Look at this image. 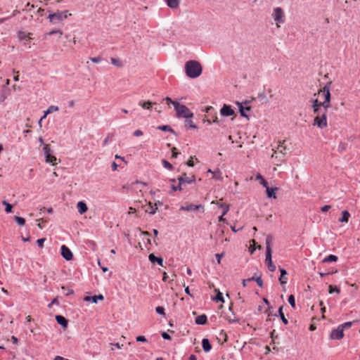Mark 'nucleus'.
Here are the masks:
<instances>
[{
  "label": "nucleus",
  "instance_id": "f257e3e1",
  "mask_svg": "<svg viewBox=\"0 0 360 360\" xmlns=\"http://www.w3.org/2000/svg\"><path fill=\"white\" fill-rule=\"evenodd\" d=\"M331 84V82H329L328 84L324 86L321 89H320L318 92V98L313 99L312 102V108H321L323 107V110L330 108V87L329 86Z\"/></svg>",
  "mask_w": 360,
  "mask_h": 360
},
{
  "label": "nucleus",
  "instance_id": "f03ea898",
  "mask_svg": "<svg viewBox=\"0 0 360 360\" xmlns=\"http://www.w3.org/2000/svg\"><path fill=\"white\" fill-rule=\"evenodd\" d=\"M185 70L188 77L196 78L202 73V66L198 61L189 60L185 65Z\"/></svg>",
  "mask_w": 360,
  "mask_h": 360
},
{
  "label": "nucleus",
  "instance_id": "7ed1b4c3",
  "mask_svg": "<svg viewBox=\"0 0 360 360\" xmlns=\"http://www.w3.org/2000/svg\"><path fill=\"white\" fill-rule=\"evenodd\" d=\"M72 14L68 11H57L55 13H50L48 16L49 22L52 24L63 23V22Z\"/></svg>",
  "mask_w": 360,
  "mask_h": 360
},
{
  "label": "nucleus",
  "instance_id": "20e7f679",
  "mask_svg": "<svg viewBox=\"0 0 360 360\" xmlns=\"http://www.w3.org/2000/svg\"><path fill=\"white\" fill-rule=\"evenodd\" d=\"M174 108L176 110L177 117L191 118L193 117V112L186 105L179 103H174Z\"/></svg>",
  "mask_w": 360,
  "mask_h": 360
},
{
  "label": "nucleus",
  "instance_id": "39448f33",
  "mask_svg": "<svg viewBox=\"0 0 360 360\" xmlns=\"http://www.w3.org/2000/svg\"><path fill=\"white\" fill-rule=\"evenodd\" d=\"M271 18L274 19L276 23V26L279 28L281 24L285 22V15L283 9L281 7H276L273 9L271 13Z\"/></svg>",
  "mask_w": 360,
  "mask_h": 360
},
{
  "label": "nucleus",
  "instance_id": "423d86ee",
  "mask_svg": "<svg viewBox=\"0 0 360 360\" xmlns=\"http://www.w3.org/2000/svg\"><path fill=\"white\" fill-rule=\"evenodd\" d=\"M328 110H324L321 116H315L314 120V125H316L320 129H323L328 126L327 114Z\"/></svg>",
  "mask_w": 360,
  "mask_h": 360
},
{
  "label": "nucleus",
  "instance_id": "0eeeda50",
  "mask_svg": "<svg viewBox=\"0 0 360 360\" xmlns=\"http://www.w3.org/2000/svg\"><path fill=\"white\" fill-rule=\"evenodd\" d=\"M344 338V330L338 326L337 328L333 329L330 334V338L331 340H341Z\"/></svg>",
  "mask_w": 360,
  "mask_h": 360
},
{
  "label": "nucleus",
  "instance_id": "6e6552de",
  "mask_svg": "<svg viewBox=\"0 0 360 360\" xmlns=\"http://www.w3.org/2000/svg\"><path fill=\"white\" fill-rule=\"evenodd\" d=\"M61 255L68 261L72 259L73 257L71 250L65 245L61 246Z\"/></svg>",
  "mask_w": 360,
  "mask_h": 360
},
{
  "label": "nucleus",
  "instance_id": "1a4fd4ad",
  "mask_svg": "<svg viewBox=\"0 0 360 360\" xmlns=\"http://www.w3.org/2000/svg\"><path fill=\"white\" fill-rule=\"evenodd\" d=\"M220 113L223 116H231L235 114L234 110L231 108L230 105L224 104L221 109L220 110Z\"/></svg>",
  "mask_w": 360,
  "mask_h": 360
},
{
  "label": "nucleus",
  "instance_id": "9d476101",
  "mask_svg": "<svg viewBox=\"0 0 360 360\" xmlns=\"http://www.w3.org/2000/svg\"><path fill=\"white\" fill-rule=\"evenodd\" d=\"M179 182L180 184H182L184 183H188L191 184L195 181V177L194 175H191L190 176H188L186 174H184L182 176H181L179 179Z\"/></svg>",
  "mask_w": 360,
  "mask_h": 360
},
{
  "label": "nucleus",
  "instance_id": "9b49d317",
  "mask_svg": "<svg viewBox=\"0 0 360 360\" xmlns=\"http://www.w3.org/2000/svg\"><path fill=\"white\" fill-rule=\"evenodd\" d=\"M265 263L266 264L270 271L273 272L276 270V266L274 264L271 259V253L266 252Z\"/></svg>",
  "mask_w": 360,
  "mask_h": 360
},
{
  "label": "nucleus",
  "instance_id": "f8f14e48",
  "mask_svg": "<svg viewBox=\"0 0 360 360\" xmlns=\"http://www.w3.org/2000/svg\"><path fill=\"white\" fill-rule=\"evenodd\" d=\"M222 201V199L218 200H213L211 202L212 204L217 205L222 210V215H225L229 210V205L225 203L220 202Z\"/></svg>",
  "mask_w": 360,
  "mask_h": 360
},
{
  "label": "nucleus",
  "instance_id": "ddd939ff",
  "mask_svg": "<svg viewBox=\"0 0 360 360\" xmlns=\"http://www.w3.org/2000/svg\"><path fill=\"white\" fill-rule=\"evenodd\" d=\"M200 208L203 209V206L202 205L190 204V205H187L186 206H181L180 207V210H183V211H195V210H199Z\"/></svg>",
  "mask_w": 360,
  "mask_h": 360
},
{
  "label": "nucleus",
  "instance_id": "4468645a",
  "mask_svg": "<svg viewBox=\"0 0 360 360\" xmlns=\"http://www.w3.org/2000/svg\"><path fill=\"white\" fill-rule=\"evenodd\" d=\"M104 297L102 295H94V296H86L84 298V300L86 302H91L93 303H97L98 300H103Z\"/></svg>",
  "mask_w": 360,
  "mask_h": 360
},
{
  "label": "nucleus",
  "instance_id": "2eb2a0df",
  "mask_svg": "<svg viewBox=\"0 0 360 360\" xmlns=\"http://www.w3.org/2000/svg\"><path fill=\"white\" fill-rule=\"evenodd\" d=\"M56 320L63 328H67L68 321L65 317L60 315H56Z\"/></svg>",
  "mask_w": 360,
  "mask_h": 360
},
{
  "label": "nucleus",
  "instance_id": "dca6fc26",
  "mask_svg": "<svg viewBox=\"0 0 360 360\" xmlns=\"http://www.w3.org/2000/svg\"><path fill=\"white\" fill-rule=\"evenodd\" d=\"M77 207L78 209V212L80 214L85 213L88 210V207H87L86 204L83 201L78 202L77 204Z\"/></svg>",
  "mask_w": 360,
  "mask_h": 360
},
{
  "label": "nucleus",
  "instance_id": "f3484780",
  "mask_svg": "<svg viewBox=\"0 0 360 360\" xmlns=\"http://www.w3.org/2000/svg\"><path fill=\"white\" fill-rule=\"evenodd\" d=\"M148 259L152 263L157 262L159 265L163 266L162 258L158 257L154 254H150L148 256Z\"/></svg>",
  "mask_w": 360,
  "mask_h": 360
},
{
  "label": "nucleus",
  "instance_id": "a211bd4d",
  "mask_svg": "<svg viewBox=\"0 0 360 360\" xmlns=\"http://www.w3.org/2000/svg\"><path fill=\"white\" fill-rule=\"evenodd\" d=\"M281 276L279 278V281L281 285H284L287 283L288 278L286 277L287 271L283 269H280Z\"/></svg>",
  "mask_w": 360,
  "mask_h": 360
},
{
  "label": "nucleus",
  "instance_id": "6ab92c4d",
  "mask_svg": "<svg viewBox=\"0 0 360 360\" xmlns=\"http://www.w3.org/2000/svg\"><path fill=\"white\" fill-rule=\"evenodd\" d=\"M46 162L47 163H51L52 165H56L58 164L57 162V158L53 155L52 154H48L45 157Z\"/></svg>",
  "mask_w": 360,
  "mask_h": 360
},
{
  "label": "nucleus",
  "instance_id": "aec40b11",
  "mask_svg": "<svg viewBox=\"0 0 360 360\" xmlns=\"http://www.w3.org/2000/svg\"><path fill=\"white\" fill-rule=\"evenodd\" d=\"M202 348L205 352H210V349H212V346L210 343V341L207 338L202 339Z\"/></svg>",
  "mask_w": 360,
  "mask_h": 360
},
{
  "label": "nucleus",
  "instance_id": "412c9836",
  "mask_svg": "<svg viewBox=\"0 0 360 360\" xmlns=\"http://www.w3.org/2000/svg\"><path fill=\"white\" fill-rule=\"evenodd\" d=\"M272 240H273V238H272L271 236H270V235L267 236V237L266 238V252L272 253V250H271Z\"/></svg>",
  "mask_w": 360,
  "mask_h": 360
},
{
  "label": "nucleus",
  "instance_id": "4be33fe9",
  "mask_svg": "<svg viewBox=\"0 0 360 360\" xmlns=\"http://www.w3.org/2000/svg\"><path fill=\"white\" fill-rule=\"evenodd\" d=\"M207 316L205 314L198 316L195 319V323L198 325H204L207 323Z\"/></svg>",
  "mask_w": 360,
  "mask_h": 360
},
{
  "label": "nucleus",
  "instance_id": "5701e85b",
  "mask_svg": "<svg viewBox=\"0 0 360 360\" xmlns=\"http://www.w3.org/2000/svg\"><path fill=\"white\" fill-rule=\"evenodd\" d=\"M265 188H266V195L269 198H276L275 191L278 189L277 188H269L268 186Z\"/></svg>",
  "mask_w": 360,
  "mask_h": 360
},
{
  "label": "nucleus",
  "instance_id": "b1692460",
  "mask_svg": "<svg viewBox=\"0 0 360 360\" xmlns=\"http://www.w3.org/2000/svg\"><path fill=\"white\" fill-rule=\"evenodd\" d=\"M167 4L171 8H176L179 6V0H167Z\"/></svg>",
  "mask_w": 360,
  "mask_h": 360
},
{
  "label": "nucleus",
  "instance_id": "393cba45",
  "mask_svg": "<svg viewBox=\"0 0 360 360\" xmlns=\"http://www.w3.org/2000/svg\"><path fill=\"white\" fill-rule=\"evenodd\" d=\"M238 105L239 106L240 113L241 116L248 117V115L245 113V111H249L250 110V107L248 106L246 108H244L242 105V103H238Z\"/></svg>",
  "mask_w": 360,
  "mask_h": 360
},
{
  "label": "nucleus",
  "instance_id": "a878e982",
  "mask_svg": "<svg viewBox=\"0 0 360 360\" xmlns=\"http://www.w3.org/2000/svg\"><path fill=\"white\" fill-rule=\"evenodd\" d=\"M342 217L339 219V221L340 222H345V223H347L348 221H349V218L350 217V214L349 213L348 211L347 210H345L342 212Z\"/></svg>",
  "mask_w": 360,
  "mask_h": 360
},
{
  "label": "nucleus",
  "instance_id": "bb28decb",
  "mask_svg": "<svg viewBox=\"0 0 360 360\" xmlns=\"http://www.w3.org/2000/svg\"><path fill=\"white\" fill-rule=\"evenodd\" d=\"M158 210L157 204L152 205L150 202L148 205V207L146 210V212L149 213L150 214H155Z\"/></svg>",
  "mask_w": 360,
  "mask_h": 360
},
{
  "label": "nucleus",
  "instance_id": "cd10ccee",
  "mask_svg": "<svg viewBox=\"0 0 360 360\" xmlns=\"http://www.w3.org/2000/svg\"><path fill=\"white\" fill-rule=\"evenodd\" d=\"M285 141L283 142L280 141L279 145L277 147V151H278L280 153H282L283 155L286 154L287 148L285 146H283Z\"/></svg>",
  "mask_w": 360,
  "mask_h": 360
},
{
  "label": "nucleus",
  "instance_id": "c85d7f7f",
  "mask_svg": "<svg viewBox=\"0 0 360 360\" xmlns=\"http://www.w3.org/2000/svg\"><path fill=\"white\" fill-rule=\"evenodd\" d=\"M139 104L143 109L149 110L152 108V106L154 103L148 101H145V102H139Z\"/></svg>",
  "mask_w": 360,
  "mask_h": 360
},
{
  "label": "nucleus",
  "instance_id": "c756f323",
  "mask_svg": "<svg viewBox=\"0 0 360 360\" xmlns=\"http://www.w3.org/2000/svg\"><path fill=\"white\" fill-rule=\"evenodd\" d=\"M212 178L216 180L221 181L223 179L222 172L219 169L214 171Z\"/></svg>",
  "mask_w": 360,
  "mask_h": 360
},
{
  "label": "nucleus",
  "instance_id": "7c9ffc66",
  "mask_svg": "<svg viewBox=\"0 0 360 360\" xmlns=\"http://www.w3.org/2000/svg\"><path fill=\"white\" fill-rule=\"evenodd\" d=\"M337 260H338L337 256L333 255H330L323 259V262H336Z\"/></svg>",
  "mask_w": 360,
  "mask_h": 360
},
{
  "label": "nucleus",
  "instance_id": "2f4dec72",
  "mask_svg": "<svg viewBox=\"0 0 360 360\" xmlns=\"http://www.w3.org/2000/svg\"><path fill=\"white\" fill-rule=\"evenodd\" d=\"M157 129L161 131H169L172 134L175 133L174 131L169 125H161L158 127Z\"/></svg>",
  "mask_w": 360,
  "mask_h": 360
},
{
  "label": "nucleus",
  "instance_id": "473e14b6",
  "mask_svg": "<svg viewBox=\"0 0 360 360\" xmlns=\"http://www.w3.org/2000/svg\"><path fill=\"white\" fill-rule=\"evenodd\" d=\"M256 179L257 180H259L260 181V184L264 186V187H267V185H268V183L267 181L263 178V176L260 174H257L256 175Z\"/></svg>",
  "mask_w": 360,
  "mask_h": 360
},
{
  "label": "nucleus",
  "instance_id": "72a5a7b5",
  "mask_svg": "<svg viewBox=\"0 0 360 360\" xmlns=\"http://www.w3.org/2000/svg\"><path fill=\"white\" fill-rule=\"evenodd\" d=\"M328 292L330 294H332L333 292H337L338 294H339L340 292V289L338 286H333L332 285H329Z\"/></svg>",
  "mask_w": 360,
  "mask_h": 360
},
{
  "label": "nucleus",
  "instance_id": "f704fd0d",
  "mask_svg": "<svg viewBox=\"0 0 360 360\" xmlns=\"http://www.w3.org/2000/svg\"><path fill=\"white\" fill-rule=\"evenodd\" d=\"M184 124H185V127H190V128H192V129H196L197 127L196 125L193 123V122L191 120H188V118H187L185 122H184Z\"/></svg>",
  "mask_w": 360,
  "mask_h": 360
},
{
  "label": "nucleus",
  "instance_id": "c9c22d12",
  "mask_svg": "<svg viewBox=\"0 0 360 360\" xmlns=\"http://www.w3.org/2000/svg\"><path fill=\"white\" fill-rule=\"evenodd\" d=\"M278 313H279V315H280V316H281V320H282L283 323L284 324H288V321L287 319H286V318L285 317V316H284V314H283V307H281L278 309Z\"/></svg>",
  "mask_w": 360,
  "mask_h": 360
},
{
  "label": "nucleus",
  "instance_id": "e433bc0d",
  "mask_svg": "<svg viewBox=\"0 0 360 360\" xmlns=\"http://www.w3.org/2000/svg\"><path fill=\"white\" fill-rule=\"evenodd\" d=\"M59 110V108L55 105H50L46 110V114H50Z\"/></svg>",
  "mask_w": 360,
  "mask_h": 360
},
{
  "label": "nucleus",
  "instance_id": "4c0bfd02",
  "mask_svg": "<svg viewBox=\"0 0 360 360\" xmlns=\"http://www.w3.org/2000/svg\"><path fill=\"white\" fill-rule=\"evenodd\" d=\"M214 300L215 301H217V302L219 301V302H224V300L222 293L219 290H217V295H216V297H214Z\"/></svg>",
  "mask_w": 360,
  "mask_h": 360
},
{
  "label": "nucleus",
  "instance_id": "58836bf2",
  "mask_svg": "<svg viewBox=\"0 0 360 360\" xmlns=\"http://www.w3.org/2000/svg\"><path fill=\"white\" fill-rule=\"evenodd\" d=\"M15 221L18 223L20 226H24L25 224V220L24 218L20 217H15Z\"/></svg>",
  "mask_w": 360,
  "mask_h": 360
},
{
  "label": "nucleus",
  "instance_id": "ea45409f",
  "mask_svg": "<svg viewBox=\"0 0 360 360\" xmlns=\"http://www.w3.org/2000/svg\"><path fill=\"white\" fill-rule=\"evenodd\" d=\"M2 203H3V205H6L5 211L7 213H10V212H12L13 207H12V205L11 204L7 202L6 200H4Z\"/></svg>",
  "mask_w": 360,
  "mask_h": 360
},
{
  "label": "nucleus",
  "instance_id": "a19ab883",
  "mask_svg": "<svg viewBox=\"0 0 360 360\" xmlns=\"http://www.w3.org/2000/svg\"><path fill=\"white\" fill-rule=\"evenodd\" d=\"M162 162L163 167H165L166 169H167L169 170L173 169L172 165L166 160H162Z\"/></svg>",
  "mask_w": 360,
  "mask_h": 360
},
{
  "label": "nucleus",
  "instance_id": "79ce46f5",
  "mask_svg": "<svg viewBox=\"0 0 360 360\" xmlns=\"http://www.w3.org/2000/svg\"><path fill=\"white\" fill-rule=\"evenodd\" d=\"M353 324V322L352 321H348V322H345L342 324H340L339 325L340 327H342V328L343 329V330L345 329H348Z\"/></svg>",
  "mask_w": 360,
  "mask_h": 360
},
{
  "label": "nucleus",
  "instance_id": "37998d69",
  "mask_svg": "<svg viewBox=\"0 0 360 360\" xmlns=\"http://www.w3.org/2000/svg\"><path fill=\"white\" fill-rule=\"evenodd\" d=\"M288 302L291 305L292 308H295V297L292 295H290L288 297Z\"/></svg>",
  "mask_w": 360,
  "mask_h": 360
},
{
  "label": "nucleus",
  "instance_id": "c03bdc74",
  "mask_svg": "<svg viewBox=\"0 0 360 360\" xmlns=\"http://www.w3.org/2000/svg\"><path fill=\"white\" fill-rule=\"evenodd\" d=\"M43 150H44V153L45 157L48 154H51V148H50V147H49V146L48 144H45L44 146Z\"/></svg>",
  "mask_w": 360,
  "mask_h": 360
},
{
  "label": "nucleus",
  "instance_id": "a18cd8bd",
  "mask_svg": "<svg viewBox=\"0 0 360 360\" xmlns=\"http://www.w3.org/2000/svg\"><path fill=\"white\" fill-rule=\"evenodd\" d=\"M63 290V293L65 296H68L69 295H72L74 291L72 289H66L64 286L61 288Z\"/></svg>",
  "mask_w": 360,
  "mask_h": 360
},
{
  "label": "nucleus",
  "instance_id": "49530a36",
  "mask_svg": "<svg viewBox=\"0 0 360 360\" xmlns=\"http://www.w3.org/2000/svg\"><path fill=\"white\" fill-rule=\"evenodd\" d=\"M314 114L316 115V116H321V114L323 112V109H321V108H316L313 109Z\"/></svg>",
  "mask_w": 360,
  "mask_h": 360
},
{
  "label": "nucleus",
  "instance_id": "de8ad7c7",
  "mask_svg": "<svg viewBox=\"0 0 360 360\" xmlns=\"http://www.w3.org/2000/svg\"><path fill=\"white\" fill-rule=\"evenodd\" d=\"M110 61H111V63L115 66L120 67L122 65L121 62L117 59L112 58L110 59Z\"/></svg>",
  "mask_w": 360,
  "mask_h": 360
},
{
  "label": "nucleus",
  "instance_id": "09e8293b",
  "mask_svg": "<svg viewBox=\"0 0 360 360\" xmlns=\"http://www.w3.org/2000/svg\"><path fill=\"white\" fill-rule=\"evenodd\" d=\"M155 311L159 314L165 315V309L162 307H157Z\"/></svg>",
  "mask_w": 360,
  "mask_h": 360
},
{
  "label": "nucleus",
  "instance_id": "8fccbe9b",
  "mask_svg": "<svg viewBox=\"0 0 360 360\" xmlns=\"http://www.w3.org/2000/svg\"><path fill=\"white\" fill-rule=\"evenodd\" d=\"M45 240H46L45 238H39L37 240V244L38 245L39 247L43 248Z\"/></svg>",
  "mask_w": 360,
  "mask_h": 360
},
{
  "label": "nucleus",
  "instance_id": "3c124183",
  "mask_svg": "<svg viewBox=\"0 0 360 360\" xmlns=\"http://www.w3.org/2000/svg\"><path fill=\"white\" fill-rule=\"evenodd\" d=\"M55 34H58L60 36H61L63 34V32L60 30H57L50 31L49 33H47V34L50 35V36Z\"/></svg>",
  "mask_w": 360,
  "mask_h": 360
},
{
  "label": "nucleus",
  "instance_id": "603ef678",
  "mask_svg": "<svg viewBox=\"0 0 360 360\" xmlns=\"http://www.w3.org/2000/svg\"><path fill=\"white\" fill-rule=\"evenodd\" d=\"M93 63H98L101 61V57H91L89 58Z\"/></svg>",
  "mask_w": 360,
  "mask_h": 360
},
{
  "label": "nucleus",
  "instance_id": "864d4df0",
  "mask_svg": "<svg viewBox=\"0 0 360 360\" xmlns=\"http://www.w3.org/2000/svg\"><path fill=\"white\" fill-rule=\"evenodd\" d=\"M164 101H166L168 105H169L170 104H172L174 105V103H178L177 101H173L169 97H165L164 98Z\"/></svg>",
  "mask_w": 360,
  "mask_h": 360
},
{
  "label": "nucleus",
  "instance_id": "5fc2aeb1",
  "mask_svg": "<svg viewBox=\"0 0 360 360\" xmlns=\"http://www.w3.org/2000/svg\"><path fill=\"white\" fill-rule=\"evenodd\" d=\"M136 341L146 342L147 339L144 336L140 335V336L136 337Z\"/></svg>",
  "mask_w": 360,
  "mask_h": 360
},
{
  "label": "nucleus",
  "instance_id": "6e6d98bb",
  "mask_svg": "<svg viewBox=\"0 0 360 360\" xmlns=\"http://www.w3.org/2000/svg\"><path fill=\"white\" fill-rule=\"evenodd\" d=\"M133 135L134 136H141L143 135V131L141 130H140V129H137V130L134 131Z\"/></svg>",
  "mask_w": 360,
  "mask_h": 360
},
{
  "label": "nucleus",
  "instance_id": "4d7b16f0",
  "mask_svg": "<svg viewBox=\"0 0 360 360\" xmlns=\"http://www.w3.org/2000/svg\"><path fill=\"white\" fill-rule=\"evenodd\" d=\"M53 304H57V305H58V304H59V303H58V299H57V298H54V299L51 301V302L48 305V307H49V308H51V307H52V305H53Z\"/></svg>",
  "mask_w": 360,
  "mask_h": 360
},
{
  "label": "nucleus",
  "instance_id": "13d9d810",
  "mask_svg": "<svg viewBox=\"0 0 360 360\" xmlns=\"http://www.w3.org/2000/svg\"><path fill=\"white\" fill-rule=\"evenodd\" d=\"M172 157L174 158H176L178 155V153L176 151V148L175 147H174L172 149Z\"/></svg>",
  "mask_w": 360,
  "mask_h": 360
},
{
  "label": "nucleus",
  "instance_id": "bf43d9fd",
  "mask_svg": "<svg viewBox=\"0 0 360 360\" xmlns=\"http://www.w3.org/2000/svg\"><path fill=\"white\" fill-rule=\"evenodd\" d=\"M257 285L259 286V287H262V285H263V281L261 278V277H257L256 279H255Z\"/></svg>",
  "mask_w": 360,
  "mask_h": 360
},
{
  "label": "nucleus",
  "instance_id": "052dcab7",
  "mask_svg": "<svg viewBox=\"0 0 360 360\" xmlns=\"http://www.w3.org/2000/svg\"><path fill=\"white\" fill-rule=\"evenodd\" d=\"M162 337L164 339H165V340H170V339H171L170 335H169L168 333H167L166 332H163V333H162Z\"/></svg>",
  "mask_w": 360,
  "mask_h": 360
},
{
  "label": "nucleus",
  "instance_id": "680f3d73",
  "mask_svg": "<svg viewBox=\"0 0 360 360\" xmlns=\"http://www.w3.org/2000/svg\"><path fill=\"white\" fill-rule=\"evenodd\" d=\"M13 72L16 74L13 77L14 81H15V82L18 81L19 80V75H18L19 71H15V70H13Z\"/></svg>",
  "mask_w": 360,
  "mask_h": 360
},
{
  "label": "nucleus",
  "instance_id": "e2e57ef3",
  "mask_svg": "<svg viewBox=\"0 0 360 360\" xmlns=\"http://www.w3.org/2000/svg\"><path fill=\"white\" fill-rule=\"evenodd\" d=\"M172 189L173 191H181L182 189L181 188V184H179L177 186H172Z\"/></svg>",
  "mask_w": 360,
  "mask_h": 360
},
{
  "label": "nucleus",
  "instance_id": "0e129e2a",
  "mask_svg": "<svg viewBox=\"0 0 360 360\" xmlns=\"http://www.w3.org/2000/svg\"><path fill=\"white\" fill-rule=\"evenodd\" d=\"M253 281V278H248V279H244L243 280L242 284L243 287L247 286V283L249 281Z\"/></svg>",
  "mask_w": 360,
  "mask_h": 360
},
{
  "label": "nucleus",
  "instance_id": "69168bd1",
  "mask_svg": "<svg viewBox=\"0 0 360 360\" xmlns=\"http://www.w3.org/2000/svg\"><path fill=\"white\" fill-rule=\"evenodd\" d=\"M330 209V205H324L323 207H322L321 208V210L322 212H327Z\"/></svg>",
  "mask_w": 360,
  "mask_h": 360
},
{
  "label": "nucleus",
  "instance_id": "338daca9",
  "mask_svg": "<svg viewBox=\"0 0 360 360\" xmlns=\"http://www.w3.org/2000/svg\"><path fill=\"white\" fill-rule=\"evenodd\" d=\"M187 165L189 166V167H193L194 166V162H193V158H191L188 162H187Z\"/></svg>",
  "mask_w": 360,
  "mask_h": 360
},
{
  "label": "nucleus",
  "instance_id": "774afa93",
  "mask_svg": "<svg viewBox=\"0 0 360 360\" xmlns=\"http://www.w3.org/2000/svg\"><path fill=\"white\" fill-rule=\"evenodd\" d=\"M111 167H112V169L113 171H115V170H117V167H118V165H117V163H116L115 162H113L112 163Z\"/></svg>",
  "mask_w": 360,
  "mask_h": 360
}]
</instances>
